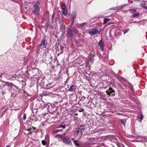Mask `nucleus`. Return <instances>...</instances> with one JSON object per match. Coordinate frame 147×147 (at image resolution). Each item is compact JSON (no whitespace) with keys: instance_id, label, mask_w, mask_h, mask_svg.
Returning <instances> with one entry per match:
<instances>
[{"instance_id":"obj_1","label":"nucleus","mask_w":147,"mask_h":147,"mask_svg":"<svg viewBox=\"0 0 147 147\" xmlns=\"http://www.w3.org/2000/svg\"><path fill=\"white\" fill-rule=\"evenodd\" d=\"M101 29L97 27H96L92 28L87 30V31L89 34L92 36H93L97 34H100Z\"/></svg>"},{"instance_id":"obj_2","label":"nucleus","mask_w":147,"mask_h":147,"mask_svg":"<svg viewBox=\"0 0 147 147\" xmlns=\"http://www.w3.org/2000/svg\"><path fill=\"white\" fill-rule=\"evenodd\" d=\"M39 5L40 3L38 1L33 5L34 9L33 10L32 12L35 15H39L40 11Z\"/></svg>"},{"instance_id":"obj_3","label":"nucleus","mask_w":147,"mask_h":147,"mask_svg":"<svg viewBox=\"0 0 147 147\" xmlns=\"http://www.w3.org/2000/svg\"><path fill=\"white\" fill-rule=\"evenodd\" d=\"M47 45V42L45 39H43L42 42L38 46V47H41L42 48H46Z\"/></svg>"},{"instance_id":"obj_4","label":"nucleus","mask_w":147,"mask_h":147,"mask_svg":"<svg viewBox=\"0 0 147 147\" xmlns=\"http://www.w3.org/2000/svg\"><path fill=\"white\" fill-rule=\"evenodd\" d=\"M67 34L70 37L74 36L75 34L74 29L72 28H70L67 30Z\"/></svg>"},{"instance_id":"obj_5","label":"nucleus","mask_w":147,"mask_h":147,"mask_svg":"<svg viewBox=\"0 0 147 147\" xmlns=\"http://www.w3.org/2000/svg\"><path fill=\"white\" fill-rule=\"evenodd\" d=\"M62 4L63 5L61 6L62 13L64 15H67V8L65 4L63 3Z\"/></svg>"},{"instance_id":"obj_6","label":"nucleus","mask_w":147,"mask_h":147,"mask_svg":"<svg viewBox=\"0 0 147 147\" xmlns=\"http://www.w3.org/2000/svg\"><path fill=\"white\" fill-rule=\"evenodd\" d=\"M62 141L64 143H66L67 144L71 145L72 143L71 140L68 138H63L62 139Z\"/></svg>"},{"instance_id":"obj_7","label":"nucleus","mask_w":147,"mask_h":147,"mask_svg":"<svg viewBox=\"0 0 147 147\" xmlns=\"http://www.w3.org/2000/svg\"><path fill=\"white\" fill-rule=\"evenodd\" d=\"M5 84L4 85L7 86L9 90V91H11L12 90V86L13 85L12 83H10L8 82H5Z\"/></svg>"},{"instance_id":"obj_8","label":"nucleus","mask_w":147,"mask_h":147,"mask_svg":"<svg viewBox=\"0 0 147 147\" xmlns=\"http://www.w3.org/2000/svg\"><path fill=\"white\" fill-rule=\"evenodd\" d=\"M98 47H100V49L102 51H103L104 45V43L101 40H100L98 43Z\"/></svg>"},{"instance_id":"obj_9","label":"nucleus","mask_w":147,"mask_h":147,"mask_svg":"<svg viewBox=\"0 0 147 147\" xmlns=\"http://www.w3.org/2000/svg\"><path fill=\"white\" fill-rule=\"evenodd\" d=\"M106 92L107 95L110 96L111 94L115 93V91L112 88L110 87L109 90H107L106 91Z\"/></svg>"},{"instance_id":"obj_10","label":"nucleus","mask_w":147,"mask_h":147,"mask_svg":"<svg viewBox=\"0 0 147 147\" xmlns=\"http://www.w3.org/2000/svg\"><path fill=\"white\" fill-rule=\"evenodd\" d=\"M76 16V13L75 11L73 12L71 15V20H74Z\"/></svg>"},{"instance_id":"obj_11","label":"nucleus","mask_w":147,"mask_h":147,"mask_svg":"<svg viewBox=\"0 0 147 147\" xmlns=\"http://www.w3.org/2000/svg\"><path fill=\"white\" fill-rule=\"evenodd\" d=\"M85 129L84 125H81L79 128V130L80 131V133L82 134Z\"/></svg>"},{"instance_id":"obj_12","label":"nucleus","mask_w":147,"mask_h":147,"mask_svg":"<svg viewBox=\"0 0 147 147\" xmlns=\"http://www.w3.org/2000/svg\"><path fill=\"white\" fill-rule=\"evenodd\" d=\"M71 139L73 140L75 145L76 146H80L79 142L78 140H75L74 138H72Z\"/></svg>"},{"instance_id":"obj_13","label":"nucleus","mask_w":147,"mask_h":147,"mask_svg":"<svg viewBox=\"0 0 147 147\" xmlns=\"http://www.w3.org/2000/svg\"><path fill=\"white\" fill-rule=\"evenodd\" d=\"M75 86L74 85L71 86L69 89L68 90V91H70L71 92H73L75 91Z\"/></svg>"},{"instance_id":"obj_14","label":"nucleus","mask_w":147,"mask_h":147,"mask_svg":"<svg viewBox=\"0 0 147 147\" xmlns=\"http://www.w3.org/2000/svg\"><path fill=\"white\" fill-rule=\"evenodd\" d=\"M120 121L121 123L123 125V126H125V123L127 121L126 119H120Z\"/></svg>"},{"instance_id":"obj_15","label":"nucleus","mask_w":147,"mask_h":147,"mask_svg":"<svg viewBox=\"0 0 147 147\" xmlns=\"http://www.w3.org/2000/svg\"><path fill=\"white\" fill-rule=\"evenodd\" d=\"M143 116L142 114H140L138 116V117L137 119L139 120V121L141 122L143 119Z\"/></svg>"},{"instance_id":"obj_16","label":"nucleus","mask_w":147,"mask_h":147,"mask_svg":"<svg viewBox=\"0 0 147 147\" xmlns=\"http://www.w3.org/2000/svg\"><path fill=\"white\" fill-rule=\"evenodd\" d=\"M45 107L47 109L48 111H50L52 107V106L51 104L48 103V104L46 105Z\"/></svg>"},{"instance_id":"obj_17","label":"nucleus","mask_w":147,"mask_h":147,"mask_svg":"<svg viewBox=\"0 0 147 147\" xmlns=\"http://www.w3.org/2000/svg\"><path fill=\"white\" fill-rule=\"evenodd\" d=\"M110 20V19H109V18H105L104 19V22H103V24H106V23H107L109 21V20Z\"/></svg>"},{"instance_id":"obj_18","label":"nucleus","mask_w":147,"mask_h":147,"mask_svg":"<svg viewBox=\"0 0 147 147\" xmlns=\"http://www.w3.org/2000/svg\"><path fill=\"white\" fill-rule=\"evenodd\" d=\"M87 24V22H85L83 23L80 24V25L81 26L83 27V26H86Z\"/></svg>"},{"instance_id":"obj_19","label":"nucleus","mask_w":147,"mask_h":147,"mask_svg":"<svg viewBox=\"0 0 147 147\" xmlns=\"http://www.w3.org/2000/svg\"><path fill=\"white\" fill-rule=\"evenodd\" d=\"M140 13H134L133 14V17H135L137 16H138L139 15Z\"/></svg>"},{"instance_id":"obj_20","label":"nucleus","mask_w":147,"mask_h":147,"mask_svg":"<svg viewBox=\"0 0 147 147\" xmlns=\"http://www.w3.org/2000/svg\"><path fill=\"white\" fill-rule=\"evenodd\" d=\"M129 11L131 13H134L136 11V9H131L129 10Z\"/></svg>"},{"instance_id":"obj_21","label":"nucleus","mask_w":147,"mask_h":147,"mask_svg":"<svg viewBox=\"0 0 147 147\" xmlns=\"http://www.w3.org/2000/svg\"><path fill=\"white\" fill-rule=\"evenodd\" d=\"M80 131V130H79V129L78 130H77L75 133L76 135H78V134H81Z\"/></svg>"},{"instance_id":"obj_22","label":"nucleus","mask_w":147,"mask_h":147,"mask_svg":"<svg viewBox=\"0 0 147 147\" xmlns=\"http://www.w3.org/2000/svg\"><path fill=\"white\" fill-rule=\"evenodd\" d=\"M65 125H61L58 127V128H62L63 129H65Z\"/></svg>"},{"instance_id":"obj_23","label":"nucleus","mask_w":147,"mask_h":147,"mask_svg":"<svg viewBox=\"0 0 147 147\" xmlns=\"http://www.w3.org/2000/svg\"><path fill=\"white\" fill-rule=\"evenodd\" d=\"M21 83L22 84V87L24 86H26V83L24 81L22 80L21 81Z\"/></svg>"},{"instance_id":"obj_24","label":"nucleus","mask_w":147,"mask_h":147,"mask_svg":"<svg viewBox=\"0 0 147 147\" xmlns=\"http://www.w3.org/2000/svg\"><path fill=\"white\" fill-rule=\"evenodd\" d=\"M145 3H146L145 2H143L142 3L140 4L141 6L142 7H144H144H144V6L145 5Z\"/></svg>"},{"instance_id":"obj_25","label":"nucleus","mask_w":147,"mask_h":147,"mask_svg":"<svg viewBox=\"0 0 147 147\" xmlns=\"http://www.w3.org/2000/svg\"><path fill=\"white\" fill-rule=\"evenodd\" d=\"M42 144L44 145H45L47 144L46 141L44 140H42Z\"/></svg>"},{"instance_id":"obj_26","label":"nucleus","mask_w":147,"mask_h":147,"mask_svg":"<svg viewBox=\"0 0 147 147\" xmlns=\"http://www.w3.org/2000/svg\"><path fill=\"white\" fill-rule=\"evenodd\" d=\"M126 5H121V6H119L118 7V8L119 9H121L122 7H125Z\"/></svg>"},{"instance_id":"obj_27","label":"nucleus","mask_w":147,"mask_h":147,"mask_svg":"<svg viewBox=\"0 0 147 147\" xmlns=\"http://www.w3.org/2000/svg\"><path fill=\"white\" fill-rule=\"evenodd\" d=\"M16 75H13L12 77V79L13 80H14L16 78Z\"/></svg>"},{"instance_id":"obj_28","label":"nucleus","mask_w":147,"mask_h":147,"mask_svg":"<svg viewBox=\"0 0 147 147\" xmlns=\"http://www.w3.org/2000/svg\"><path fill=\"white\" fill-rule=\"evenodd\" d=\"M129 29H126L125 31L124 32V33H123V34H125L127 32L129 31Z\"/></svg>"},{"instance_id":"obj_29","label":"nucleus","mask_w":147,"mask_h":147,"mask_svg":"<svg viewBox=\"0 0 147 147\" xmlns=\"http://www.w3.org/2000/svg\"><path fill=\"white\" fill-rule=\"evenodd\" d=\"M122 85L124 87H126L127 86V84L126 83V82H122Z\"/></svg>"},{"instance_id":"obj_30","label":"nucleus","mask_w":147,"mask_h":147,"mask_svg":"<svg viewBox=\"0 0 147 147\" xmlns=\"http://www.w3.org/2000/svg\"><path fill=\"white\" fill-rule=\"evenodd\" d=\"M72 20L71 24V27H72V25L74 23V20Z\"/></svg>"},{"instance_id":"obj_31","label":"nucleus","mask_w":147,"mask_h":147,"mask_svg":"<svg viewBox=\"0 0 147 147\" xmlns=\"http://www.w3.org/2000/svg\"><path fill=\"white\" fill-rule=\"evenodd\" d=\"M74 31L75 32V34L78 32V31L77 29L74 30Z\"/></svg>"},{"instance_id":"obj_32","label":"nucleus","mask_w":147,"mask_h":147,"mask_svg":"<svg viewBox=\"0 0 147 147\" xmlns=\"http://www.w3.org/2000/svg\"><path fill=\"white\" fill-rule=\"evenodd\" d=\"M23 119L24 120H25L26 118V115H24L23 117Z\"/></svg>"},{"instance_id":"obj_33","label":"nucleus","mask_w":147,"mask_h":147,"mask_svg":"<svg viewBox=\"0 0 147 147\" xmlns=\"http://www.w3.org/2000/svg\"><path fill=\"white\" fill-rule=\"evenodd\" d=\"M118 85H119V86L121 88H122L123 89H124L123 87L122 86L120 85V84H118Z\"/></svg>"},{"instance_id":"obj_34","label":"nucleus","mask_w":147,"mask_h":147,"mask_svg":"<svg viewBox=\"0 0 147 147\" xmlns=\"http://www.w3.org/2000/svg\"><path fill=\"white\" fill-rule=\"evenodd\" d=\"M13 86H14L15 88H16L17 89H18V87H17L16 86H15V85H14V84H13Z\"/></svg>"},{"instance_id":"obj_35","label":"nucleus","mask_w":147,"mask_h":147,"mask_svg":"<svg viewBox=\"0 0 147 147\" xmlns=\"http://www.w3.org/2000/svg\"><path fill=\"white\" fill-rule=\"evenodd\" d=\"M13 86H14L15 88H16L17 89H18V87H17L16 86H15V85H14V84H13Z\"/></svg>"},{"instance_id":"obj_36","label":"nucleus","mask_w":147,"mask_h":147,"mask_svg":"<svg viewBox=\"0 0 147 147\" xmlns=\"http://www.w3.org/2000/svg\"><path fill=\"white\" fill-rule=\"evenodd\" d=\"M59 136H60V135H57L55 136V138H56V137H57Z\"/></svg>"},{"instance_id":"obj_37","label":"nucleus","mask_w":147,"mask_h":147,"mask_svg":"<svg viewBox=\"0 0 147 147\" xmlns=\"http://www.w3.org/2000/svg\"><path fill=\"white\" fill-rule=\"evenodd\" d=\"M4 74H2V75H1L0 76V77H2V76L3 75H4Z\"/></svg>"},{"instance_id":"obj_38","label":"nucleus","mask_w":147,"mask_h":147,"mask_svg":"<svg viewBox=\"0 0 147 147\" xmlns=\"http://www.w3.org/2000/svg\"><path fill=\"white\" fill-rule=\"evenodd\" d=\"M6 147H10V146L9 145H8Z\"/></svg>"},{"instance_id":"obj_39","label":"nucleus","mask_w":147,"mask_h":147,"mask_svg":"<svg viewBox=\"0 0 147 147\" xmlns=\"http://www.w3.org/2000/svg\"><path fill=\"white\" fill-rule=\"evenodd\" d=\"M144 8L146 9H147V6L144 7Z\"/></svg>"},{"instance_id":"obj_40","label":"nucleus","mask_w":147,"mask_h":147,"mask_svg":"<svg viewBox=\"0 0 147 147\" xmlns=\"http://www.w3.org/2000/svg\"><path fill=\"white\" fill-rule=\"evenodd\" d=\"M117 8H115V9H114V10H117Z\"/></svg>"},{"instance_id":"obj_41","label":"nucleus","mask_w":147,"mask_h":147,"mask_svg":"<svg viewBox=\"0 0 147 147\" xmlns=\"http://www.w3.org/2000/svg\"><path fill=\"white\" fill-rule=\"evenodd\" d=\"M115 95V94H112V96H114Z\"/></svg>"},{"instance_id":"obj_42","label":"nucleus","mask_w":147,"mask_h":147,"mask_svg":"<svg viewBox=\"0 0 147 147\" xmlns=\"http://www.w3.org/2000/svg\"><path fill=\"white\" fill-rule=\"evenodd\" d=\"M30 129H28V131H30Z\"/></svg>"},{"instance_id":"obj_43","label":"nucleus","mask_w":147,"mask_h":147,"mask_svg":"<svg viewBox=\"0 0 147 147\" xmlns=\"http://www.w3.org/2000/svg\"><path fill=\"white\" fill-rule=\"evenodd\" d=\"M31 133H32V132H30L29 133L30 134H31Z\"/></svg>"},{"instance_id":"obj_44","label":"nucleus","mask_w":147,"mask_h":147,"mask_svg":"<svg viewBox=\"0 0 147 147\" xmlns=\"http://www.w3.org/2000/svg\"><path fill=\"white\" fill-rule=\"evenodd\" d=\"M65 134H63V135H65Z\"/></svg>"},{"instance_id":"obj_45","label":"nucleus","mask_w":147,"mask_h":147,"mask_svg":"<svg viewBox=\"0 0 147 147\" xmlns=\"http://www.w3.org/2000/svg\"><path fill=\"white\" fill-rule=\"evenodd\" d=\"M33 128H34V129H35V127H33Z\"/></svg>"}]
</instances>
